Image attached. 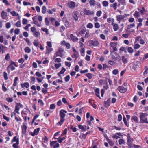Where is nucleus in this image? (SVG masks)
<instances>
[{"mask_svg":"<svg viewBox=\"0 0 148 148\" xmlns=\"http://www.w3.org/2000/svg\"><path fill=\"white\" fill-rule=\"evenodd\" d=\"M64 113H67V111L63 109H62L60 110L59 114L60 116V121L56 123V126H60L63 124L65 120L66 114Z\"/></svg>","mask_w":148,"mask_h":148,"instance_id":"f257e3e1","label":"nucleus"},{"mask_svg":"<svg viewBox=\"0 0 148 148\" xmlns=\"http://www.w3.org/2000/svg\"><path fill=\"white\" fill-rule=\"evenodd\" d=\"M147 116V113L141 112L139 117L140 119V123H146L148 124V121Z\"/></svg>","mask_w":148,"mask_h":148,"instance_id":"f03ea898","label":"nucleus"},{"mask_svg":"<svg viewBox=\"0 0 148 148\" xmlns=\"http://www.w3.org/2000/svg\"><path fill=\"white\" fill-rule=\"evenodd\" d=\"M10 64L7 66L6 69L8 73H9L10 72L9 69H10L11 71H13L15 70V68L13 66V65L16 67H17L18 66V65L16 64V62L12 60H10Z\"/></svg>","mask_w":148,"mask_h":148,"instance_id":"7ed1b4c3","label":"nucleus"},{"mask_svg":"<svg viewBox=\"0 0 148 148\" xmlns=\"http://www.w3.org/2000/svg\"><path fill=\"white\" fill-rule=\"evenodd\" d=\"M14 142H16V143H14L12 145V147L13 148H19V138L16 136H14L11 141V143Z\"/></svg>","mask_w":148,"mask_h":148,"instance_id":"20e7f679","label":"nucleus"},{"mask_svg":"<svg viewBox=\"0 0 148 148\" xmlns=\"http://www.w3.org/2000/svg\"><path fill=\"white\" fill-rule=\"evenodd\" d=\"M89 46H93L94 47L97 46L99 45L98 41L96 39H93L90 40L88 42Z\"/></svg>","mask_w":148,"mask_h":148,"instance_id":"39448f33","label":"nucleus"},{"mask_svg":"<svg viewBox=\"0 0 148 148\" xmlns=\"http://www.w3.org/2000/svg\"><path fill=\"white\" fill-rule=\"evenodd\" d=\"M140 65L141 63L139 61L134 62L132 63V67L134 70L136 71Z\"/></svg>","mask_w":148,"mask_h":148,"instance_id":"423d86ee","label":"nucleus"},{"mask_svg":"<svg viewBox=\"0 0 148 148\" xmlns=\"http://www.w3.org/2000/svg\"><path fill=\"white\" fill-rule=\"evenodd\" d=\"M64 51V50L63 49L60 47L59 48L58 50L55 53V57L60 56L62 57H63V53Z\"/></svg>","mask_w":148,"mask_h":148,"instance_id":"0eeeda50","label":"nucleus"},{"mask_svg":"<svg viewBox=\"0 0 148 148\" xmlns=\"http://www.w3.org/2000/svg\"><path fill=\"white\" fill-rule=\"evenodd\" d=\"M113 59L115 61H117L118 62H120L121 60V58L118 54L114 53L112 56Z\"/></svg>","mask_w":148,"mask_h":148,"instance_id":"6e6552de","label":"nucleus"},{"mask_svg":"<svg viewBox=\"0 0 148 148\" xmlns=\"http://www.w3.org/2000/svg\"><path fill=\"white\" fill-rule=\"evenodd\" d=\"M72 16L75 21H77L79 16V12L77 11H74L72 14Z\"/></svg>","mask_w":148,"mask_h":148,"instance_id":"1a4fd4ad","label":"nucleus"},{"mask_svg":"<svg viewBox=\"0 0 148 148\" xmlns=\"http://www.w3.org/2000/svg\"><path fill=\"white\" fill-rule=\"evenodd\" d=\"M23 107V105L20 103H17L15 106V109L14 110L16 111L18 114H19V110L20 108H22Z\"/></svg>","mask_w":148,"mask_h":148,"instance_id":"9d476101","label":"nucleus"},{"mask_svg":"<svg viewBox=\"0 0 148 148\" xmlns=\"http://www.w3.org/2000/svg\"><path fill=\"white\" fill-rule=\"evenodd\" d=\"M118 90L121 93H124L127 91V88L122 86H119L117 88Z\"/></svg>","mask_w":148,"mask_h":148,"instance_id":"9b49d317","label":"nucleus"},{"mask_svg":"<svg viewBox=\"0 0 148 148\" xmlns=\"http://www.w3.org/2000/svg\"><path fill=\"white\" fill-rule=\"evenodd\" d=\"M67 5L71 9H73L75 7V6L77 7L78 6L77 5H75V2L72 1H70V2L68 3Z\"/></svg>","mask_w":148,"mask_h":148,"instance_id":"f8f14e48","label":"nucleus"},{"mask_svg":"<svg viewBox=\"0 0 148 148\" xmlns=\"http://www.w3.org/2000/svg\"><path fill=\"white\" fill-rule=\"evenodd\" d=\"M40 130V129L39 127L36 129L34 130L33 132L30 133V134L33 136H34L35 135H37L39 133Z\"/></svg>","mask_w":148,"mask_h":148,"instance_id":"ddd939ff","label":"nucleus"},{"mask_svg":"<svg viewBox=\"0 0 148 148\" xmlns=\"http://www.w3.org/2000/svg\"><path fill=\"white\" fill-rule=\"evenodd\" d=\"M110 46L112 47L113 49V52L117 51V49L116 48V46L117 45V42H110Z\"/></svg>","mask_w":148,"mask_h":148,"instance_id":"4468645a","label":"nucleus"},{"mask_svg":"<svg viewBox=\"0 0 148 148\" xmlns=\"http://www.w3.org/2000/svg\"><path fill=\"white\" fill-rule=\"evenodd\" d=\"M84 14L86 15H90L94 14V13L93 11H90L89 10H87L86 8L84 9Z\"/></svg>","mask_w":148,"mask_h":148,"instance_id":"2eb2a0df","label":"nucleus"},{"mask_svg":"<svg viewBox=\"0 0 148 148\" xmlns=\"http://www.w3.org/2000/svg\"><path fill=\"white\" fill-rule=\"evenodd\" d=\"M114 19L113 18L112 20V25L113 26V29L114 31H116L119 29V26L117 24H115L114 23Z\"/></svg>","mask_w":148,"mask_h":148,"instance_id":"dca6fc26","label":"nucleus"},{"mask_svg":"<svg viewBox=\"0 0 148 148\" xmlns=\"http://www.w3.org/2000/svg\"><path fill=\"white\" fill-rule=\"evenodd\" d=\"M127 142L128 143L132 144L133 141V139L131 138L130 134L129 133L127 134Z\"/></svg>","mask_w":148,"mask_h":148,"instance_id":"f3484780","label":"nucleus"},{"mask_svg":"<svg viewBox=\"0 0 148 148\" xmlns=\"http://www.w3.org/2000/svg\"><path fill=\"white\" fill-rule=\"evenodd\" d=\"M16 112V111L14 110L13 112V113L14 115L15 116V119L16 122H18V121H20V122H21L22 121L20 117L18 118L16 116V113L18 114V112Z\"/></svg>","mask_w":148,"mask_h":148,"instance_id":"a211bd4d","label":"nucleus"},{"mask_svg":"<svg viewBox=\"0 0 148 148\" xmlns=\"http://www.w3.org/2000/svg\"><path fill=\"white\" fill-rule=\"evenodd\" d=\"M95 92V95L98 97L99 99H101V98L100 96V89L99 88H97L94 90Z\"/></svg>","mask_w":148,"mask_h":148,"instance_id":"6ab92c4d","label":"nucleus"},{"mask_svg":"<svg viewBox=\"0 0 148 148\" xmlns=\"http://www.w3.org/2000/svg\"><path fill=\"white\" fill-rule=\"evenodd\" d=\"M22 132L23 134L25 135L26 133V131L27 129V126L23 124V125L22 126Z\"/></svg>","mask_w":148,"mask_h":148,"instance_id":"aec40b11","label":"nucleus"},{"mask_svg":"<svg viewBox=\"0 0 148 148\" xmlns=\"http://www.w3.org/2000/svg\"><path fill=\"white\" fill-rule=\"evenodd\" d=\"M21 86L22 88H24L25 87L26 88H28L29 86V84L28 82H25L21 84Z\"/></svg>","mask_w":148,"mask_h":148,"instance_id":"412c9836","label":"nucleus"},{"mask_svg":"<svg viewBox=\"0 0 148 148\" xmlns=\"http://www.w3.org/2000/svg\"><path fill=\"white\" fill-rule=\"evenodd\" d=\"M51 112V111L49 110H45L44 111V116L46 117H48L49 115V113Z\"/></svg>","mask_w":148,"mask_h":148,"instance_id":"4be33fe9","label":"nucleus"},{"mask_svg":"<svg viewBox=\"0 0 148 148\" xmlns=\"http://www.w3.org/2000/svg\"><path fill=\"white\" fill-rule=\"evenodd\" d=\"M78 127L79 129L82 130V131H86L87 126L86 125L83 126L80 125H78Z\"/></svg>","mask_w":148,"mask_h":148,"instance_id":"5701e85b","label":"nucleus"},{"mask_svg":"<svg viewBox=\"0 0 148 148\" xmlns=\"http://www.w3.org/2000/svg\"><path fill=\"white\" fill-rule=\"evenodd\" d=\"M6 48V47L3 45L0 44V53L2 52V53L3 54L5 52L4 49Z\"/></svg>","mask_w":148,"mask_h":148,"instance_id":"b1692460","label":"nucleus"},{"mask_svg":"<svg viewBox=\"0 0 148 148\" xmlns=\"http://www.w3.org/2000/svg\"><path fill=\"white\" fill-rule=\"evenodd\" d=\"M108 64L113 66H114L117 64L116 63L113 61L109 60L108 61Z\"/></svg>","mask_w":148,"mask_h":148,"instance_id":"393cba45","label":"nucleus"},{"mask_svg":"<svg viewBox=\"0 0 148 148\" xmlns=\"http://www.w3.org/2000/svg\"><path fill=\"white\" fill-rule=\"evenodd\" d=\"M34 45L37 48L39 47V42L38 40H34L33 42Z\"/></svg>","mask_w":148,"mask_h":148,"instance_id":"a878e982","label":"nucleus"},{"mask_svg":"<svg viewBox=\"0 0 148 148\" xmlns=\"http://www.w3.org/2000/svg\"><path fill=\"white\" fill-rule=\"evenodd\" d=\"M70 37L71 40L73 42L76 41L78 40V38L74 36L73 34H71Z\"/></svg>","mask_w":148,"mask_h":148,"instance_id":"bb28decb","label":"nucleus"},{"mask_svg":"<svg viewBox=\"0 0 148 148\" xmlns=\"http://www.w3.org/2000/svg\"><path fill=\"white\" fill-rule=\"evenodd\" d=\"M1 15L3 19H5L7 16V13L4 11H3L1 13Z\"/></svg>","mask_w":148,"mask_h":148,"instance_id":"cd10ccee","label":"nucleus"},{"mask_svg":"<svg viewBox=\"0 0 148 148\" xmlns=\"http://www.w3.org/2000/svg\"><path fill=\"white\" fill-rule=\"evenodd\" d=\"M106 140L108 142V143H109L110 145L111 146H113L114 145V143L113 142V141H112L110 139L108 138V137H107V138H106Z\"/></svg>","mask_w":148,"mask_h":148,"instance_id":"c85d7f7f","label":"nucleus"},{"mask_svg":"<svg viewBox=\"0 0 148 148\" xmlns=\"http://www.w3.org/2000/svg\"><path fill=\"white\" fill-rule=\"evenodd\" d=\"M122 60L123 62L125 64H126L128 62V59L124 56H122Z\"/></svg>","mask_w":148,"mask_h":148,"instance_id":"c756f323","label":"nucleus"},{"mask_svg":"<svg viewBox=\"0 0 148 148\" xmlns=\"http://www.w3.org/2000/svg\"><path fill=\"white\" fill-rule=\"evenodd\" d=\"M132 119L133 120L135 123H138L139 122L138 118L135 116H132L131 120Z\"/></svg>","mask_w":148,"mask_h":148,"instance_id":"7c9ffc66","label":"nucleus"},{"mask_svg":"<svg viewBox=\"0 0 148 148\" xmlns=\"http://www.w3.org/2000/svg\"><path fill=\"white\" fill-rule=\"evenodd\" d=\"M124 17L125 16L122 15H118L116 17L117 20L119 21H121Z\"/></svg>","mask_w":148,"mask_h":148,"instance_id":"2f4dec72","label":"nucleus"},{"mask_svg":"<svg viewBox=\"0 0 148 148\" xmlns=\"http://www.w3.org/2000/svg\"><path fill=\"white\" fill-rule=\"evenodd\" d=\"M46 54H49L50 52L52 51L53 50V48L51 47H50V48H48L47 46H46Z\"/></svg>","mask_w":148,"mask_h":148,"instance_id":"473e14b6","label":"nucleus"},{"mask_svg":"<svg viewBox=\"0 0 148 148\" xmlns=\"http://www.w3.org/2000/svg\"><path fill=\"white\" fill-rule=\"evenodd\" d=\"M33 36L36 38H38L40 35V34L39 32L36 31L33 34Z\"/></svg>","mask_w":148,"mask_h":148,"instance_id":"72a5a7b5","label":"nucleus"},{"mask_svg":"<svg viewBox=\"0 0 148 148\" xmlns=\"http://www.w3.org/2000/svg\"><path fill=\"white\" fill-rule=\"evenodd\" d=\"M123 121L125 126H126L127 127H129V123H128L127 122L125 116H124L123 117Z\"/></svg>","mask_w":148,"mask_h":148,"instance_id":"f704fd0d","label":"nucleus"},{"mask_svg":"<svg viewBox=\"0 0 148 148\" xmlns=\"http://www.w3.org/2000/svg\"><path fill=\"white\" fill-rule=\"evenodd\" d=\"M25 51V53H29L31 52V50L29 47H26L24 49Z\"/></svg>","mask_w":148,"mask_h":148,"instance_id":"c9c22d12","label":"nucleus"},{"mask_svg":"<svg viewBox=\"0 0 148 148\" xmlns=\"http://www.w3.org/2000/svg\"><path fill=\"white\" fill-rule=\"evenodd\" d=\"M18 77H15L14 78V83L13 84V86L14 87L16 86L17 84V81L18 80Z\"/></svg>","mask_w":148,"mask_h":148,"instance_id":"e433bc0d","label":"nucleus"},{"mask_svg":"<svg viewBox=\"0 0 148 148\" xmlns=\"http://www.w3.org/2000/svg\"><path fill=\"white\" fill-rule=\"evenodd\" d=\"M96 1L95 0H90L89 1V3L90 6H94L95 5Z\"/></svg>","mask_w":148,"mask_h":148,"instance_id":"4c0bfd02","label":"nucleus"},{"mask_svg":"<svg viewBox=\"0 0 148 148\" xmlns=\"http://www.w3.org/2000/svg\"><path fill=\"white\" fill-rule=\"evenodd\" d=\"M135 18H138L140 16L139 14V12L137 11H136L133 14Z\"/></svg>","mask_w":148,"mask_h":148,"instance_id":"58836bf2","label":"nucleus"},{"mask_svg":"<svg viewBox=\"0 0 148 148\" xmlns=\"http://www.w3.org/2000/svg\"><path fill=\"white\" fill-rule=\"evenodd\" d=\"M56 10V9L55 8H53L52 10H48L47 12L50 14H52L53 13V12H55Z\"/></svg>","mask_w":148,"mask_h":148,"instance_id":"ea45409f","label":"nucleus"},{"mask_svg":"<svg viewBox=\"0 0 148 148\" xmlns=\"http://www.w3.org/2000/svg\"><path fill=\"white\" fill-rule=\"evenodd\" d=\"M11 14L13 16H19L18 14L16 13V12L14 11H13L10 12Z\"/></svg>","mask_w":148,"mask_h":148,"instance_id":"a19ab883","label":"nucleus"},{"mask_svg":"<svg viewBox=\"0 0 148 148\" xmlns=\"http://www.w3.org/2000/svg\"><path fill=\"white\" fill-rule=\"evenodd\" d=\"M15 26L18 27H20L21 26V22L20 21H17L15 24Z\"/></svg>","mask_w":148,"mask_h":148,"instance_id":"79ce46f5","label":"nucleus"},{"mask_svg":"<svg viewBox=\"0 0 148 148\" xmlns=\"http://www.w3.org/2000/svg\"><path fill=\"white\" fill-rule=\"evenodd\" d=\"M86 76L89 79H91L93 77V75L90 73H88L85 74Z\"/></svg>","mask_w":148,"mask_h":148,"instance_id":"37998d69","label":"nucleus"},{"mask_svg":"<svg viewBox=\"0 0 148 148\" xmlns=\"http://www.w3.org/2000/svg\"><path fill=\"white\" fill-rule=\"evenodd\" d=\"M6 101L8 102L12 103L13 102V99L12 97H8L6 99Z\"/></svg>","mask_w":148,"mask_h":148,"instance_id":"c03bdc74","label":"nucleus"},{"mask_svg":"<svg viewBox=\"0 0 148 148\" xmlns=\"http://www.w3.org/2000/svg\"><path fill=\"white\" fill-rule=\"evenodd\" d=\"M146 11L144 7H142V10H141L140 11V14L141 15H143L144 13L146 12Z\"/></svg>","mask_w":148,"mask_h":148,"instance_id":"a18cd8bd","label":"nucleus"},{"mask_svg":"<svg viewBox=\"0 0 148 148\" xmlns=\"http://www.w3.org/2000/svg\"><path fill=\"white\" fill-rule=\"evenodd\" d=\"M39 115H38V114H36L34 116L32 120V122H31L32 124H33L34 123L35 121L36 120V119L37 118H38L39 117Z\"/></svg>","mask_w":148,"mask_h":148,"instance_id":"49530a36","label":"nucleus"},{"mask_svg":"<svg viewBox=\"0 0 148 148\" xmlns=\"http://www.w3.org/2000/svg\"><path fill=\"white\" fill-rule=\"evenodd\" d=\"M86 27L87 28L92 29L93 27V25L92 23H89L87 25Z\"/></svg>","mask_w":148,"mask_h":148,"instance_id":"de8ad7c7","label":"nucleus"},{"mask_svg":"<svg viewBox=\"0 0 148 148\" xmlns=\"http://www.w3.org/2000/svg\"><path fill=\"white\" fill-rule=\"evenodd\" d=\"M46 7L45 6H43L42 9V13L43 14H45L46 12Z\"/></svg>","mask_w":148,"mask_h":148,"instance_id":"09e8293b","label":"nucleus"},{"mask_svg":"<svg viewBox=\"0 0 148 148\" xmlns=\"http://www.w3.org/2000/svg\"><path fill=\"white\" fill-rule=\"evenodd\" d=\"M78 53H75L72 56V58H75V60H76L78 58Z\"/></svg>","mask_w":148,"mask_h":148,"instance_id":"8fccbe9b","label":"nucleus"},{"mask_svg":"<svg viewBox=\"0 0 148 148\" xmlns=\"http://www.w3.org/2000/svg\"><path fill=\"white\" fill-rule=\"evenodd\" d=\"M3 77L4 78V79L5 80H7L8 79V74L7 73L5 72H4L3 73Z\"/></svg>","mask_w":148,"mask_h":148,"instance_id":"3c124183","label":"nucleus"},{"mask_svg":"<svg viewBox=\"0 0 148 148\" xmlns=\"http://www.w3.org/2000/svg\"><path fill=\"white\" fill-rule=\"evenodd\" d=\"M119 143L120 145H121L122 144H124L125 141L123 139H120L119 140Z\"/></svg>","mask_w":148,"mask_h":148,"instance_id":"603ef678","label":"nucleus"},{"mask_svg":"<svg viewBox=\"0 0 148 148\" xmlns=\"http://www.w3.org/2000/svg\"><path fill=\"white\" fill-rule=\"evenodd\" d=\"M103 5L104 7H107L109 4L108 3L107 1H104L102 2Z\"/></svg>","mask_w":148,"mask_h":148,"instance_id":"864d4df0","label":"nucleus"},{"mask_svg":"<svg viewBox=\"0 0 148 148\" xmlns=\"http://www.w3.org/2000/svg\"><path fill=\"white\" fill-rule=\"evenodd\" d=\"M145 71H144V72L143 74V75L144 76L146 74H147V73H148V67L146 66H145Z\"/></svg>","mask_w":148,"mask_h":148,"instance_id":"5fc2aeb1","label":"nucleus"},{"mask_svg":"<svg viewBox=\"0 0 148 148\" xmlns=\"http://www.w3.org/2000/svg\"><path fill=\"white\" fill-rule=\"evenodd\" d=\"M56 108V105L55 104L53 103L50 105L49 109L51 110L54 109Z\"/></svg>","mask_w":148,"mask_h":148,"instance_id":"6e6d98bb","label":"nucleus"},{"mask_svg":"<svg viewBox=\"0 0 148 148\" xmlns=\"http://www.w3.org/2000/svg\"><path fill=\"white\" fill-rule=\"evenodd\" d=\"M11 26V24L9 22L5 24L6 28L7 29L10 28Z\"/></svg>","mask_w":148,"mask_h":148,"instance_id":"4d7b16f0","label":"nucleus"},{"mask_svg":"<svg viewBox=\"0 0 148 148\" xmlns=\"http://www.w3.org/2000/svg\"><path fill=\"white\" fill-rule=\"evenodd\" d=\"M128 52L130 53H132L133 51V49L131 47H129L127 49Z\"/></svg>","mask_w":148,"mask_h":148,"instance_id":"13d9d810","label":"nucleus"},{"mask_svg":"<svg viewBox=\"0 0 148 148\" xmlns=\"http://www.w3.org/2000/svg\"><path fill=\"white\" fill-rule=\"evenodd\" d=\"M38 103L42 106H44V103H43L42 100L41 99H39L38 101Z\"/></svg>","mask_w":148,"mask_h":148,"instance_id":"bf43d9fd","label":"nucleus"},{"mask_svg":"<svg viewBox=\"0 0 148 148\" xmlns=\"http://www.w3.org/2000/svg\"><path fill=\"white\" fill-rule=\"evenodd\" d=\"M45 23L46 25L49 26V21L48 18L46 17L45 19Z\"/></svg>","mask_w":148,"mask_h":148,"instance_id":"052dcab7","label":"nucleus"},{"mask_svg":"<svg viewBox=\"0 0 148 148\" xmlns=\"http://www.w3.org/2000/svg\"><path fill=\"white\" fill-rule=\"evenodd\" d=\"M33 23L35 24L37 26L40 27L41 26V23H39L38 21H35V22H33Z\"/></svg>","mask_w":148,"mask_h":148,"instance_id":"680f3d73","label":"nucleus"},{"mask_svg":"<svg viewBox=\"0 0 148 148\" xmlns=\"http://www.w3.org/2000/svg\"><path fill=\"white\" fill-rule=\"evenodd\" d=\"M30 79L31 80V82L33 84H34L35 82V77L34 76H31Z\"/></svg>","mask_w":148,"mask_h":148,"instance_id":"e2e57ef3","label":"nucleus"},{"mask_svg":"<svg viewBox=\"0 0 148 148\" xmlns=\"http://www.w3.org/2000/svg\"><path fill=\"white\" fill-rule=\"evenodd\" d=\"M2 90L4 92H5L7 90V88L4 86V83H3L2 85Z\"/></svg>","mask_w":148,"mask_h":148,"instance_id":"0e129e2a","label":"nucleus"},{"mask_svg":"<svg viewBox=\"0 0 148 148\" xmlns=\"http://www.w3.org/2000/svg\"><path fill=\"white\" fill-rule=\"evenodd\" d=\"M64 79L65 81L67 82L69 81L70 79V76L69 75H68L64 77Z\"/></svg>","mask_w":148,"mask_h":148,"instance_id":"69168bd1","label":"nucleus"},{"mask_svg":"<svg viewBox=\"0 0 148 148\" xmlns=\"http://www.w3.org/2000/svg\"><path fill=\"white\" fill-rule=\"evenodd\" d=\"M70 128L72 130L73 132H75L77 131V129L76 127H73V125H71L70 126Z\"/></svg>","mask_w":148,"mask_h":148,"instance_id":"338daca9","label":"nucleus"},{"mask_svg":"<svg viewBox=\"0 0 148 148\" xmlns=\"http://www.w3.org/2000/svg\"><path fill=\"white\" fill-rule=\"evenodd\" d=\"M140 47V46L139 44H134V48L135 49H137L139 48Z\"/></svg>","mask_w":148,"mask_h":148,"instance_id":"774afa93","label":"nucleus"}]
</instances>
